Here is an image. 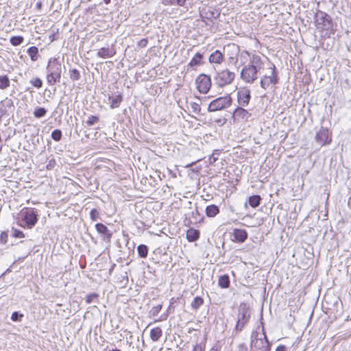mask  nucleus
<instances>
[{"label":"nucleus","instance_id":"obj_1","mask_svg":"<svg viewBox=\"0 0 351 351\" xmlns=\"http://www.w3.org/2000/svg\"><path fill=\"white\" fill-rule=\"evenodd\" d=\"M314 21L317 29L326 31L324 36L330 38L332 34H334L333 22L329 14L317 10L314 14Z\"/></svg>","mask_w":351,"mask_h":351},{"label":"nucleus","instance_id":"obj_2","mask_svg":"<svg viewBox=\"0 0 351 351\" xmlns=\"http://www.w3.org/2000/svg\"><path fill=\"white\" fill-rule=\"evenodd\" d=\"M47 70V82L50 86L55 85L60 82L62 74V65L56 58L48 60Z\"/></svg>","mask_w":351,"mask_h":351},{"label":"nucleus","instance_id":"obj_3","mask_svg":"<svg viewBox=\"0 0 351 351\" xmlns=\"http://www.w3.org/2000/svg\"><path fill=\"white\" fill-rule=\"evenodd\" d=\"M38 211L33 208H24L19 214L18 224L28 229H32L38 221Z\"/></svg>","mask_w":351,"mask_h":351},{"label":"nucleus","instance_id":"obj_4","mask_svg":"<svg viewBox=\"0 0 351 351\" xmlns=\"http://www.w3.org/2000/svg\"><path fill=\"white\" fill-rule=\"evenodd\" d=\"M235 76V73L228 68L216 71L213 76L214 84L221 88L230 85L234 82Z\"/></svg>","mask_w":351,"mask_h":351},{"label":"nucleus","instance_id":"obj_5","mask_svg":"<svg viewBox=\"0 0 351 351\" xmlns=\"http://www.w3.org/2000/svg\"><path fill=\"white\" fill-rule=\"evenodd\" d=\"M237 321L234 329V332L237 334L240 332L245 324H247L250 318V310L249 306L244 302L241 303L238 310Z\"/></svg>","mask_w":351,"mask_h":351},{"label":"nucleus","instance_id":"obj_6","mask_svg":"<svg viewBox=\"0 0 351 351\" xmlns=\"http://www.w3.org/2000/svg\"><path fill=\"white\" fill-rule=\"evenodd\" d=\"M232 99L230 95L219 97L213 100L208 107V112H215L225 109L231 106Z\"/></svg>","mask_w":351,"mask_h":351},{"label":"nucleus","instance_id":"obj_7","mask_svg":"<svg viewBox=\"0 0 351 351\" xmlns=\"http://www.w3.org/2000/svg\"><path fill=\"white\" fill-rule=\"evenodd\" d=\"M260 69L250 64L244 65L241 71V79L246 83L252 84L258 78Z\"/></svg>","mask_w":351,"mask_h":351},{"label":"nucleus","instance_id":"obj_8","mask_svg":"<svg viewBox=\"0 0 351 351\" xmlns=\"http://www.w3.org/2000/svg\"><path fill=\"white\" fill-rule=\"evenodd\" d=\"M195 84L200 93L206 94L212 86L211 77L208 75L201 73L196 77Z\"/></svg>","mask_w":351,"mask_h":351},{"label":"nucleus","instance_id":"obj_9","mask_svg":"<svg viewBox=\"0 0 351 351\" xmlns=\"http://www.w3.org/2000/svg\"><path fill=\"white\" fill-rule=\"evenodd\" d=\"M271 72L269 75H264L260 82L261 87L266 90L270 84H276L279 82V77L276 66L272 64Z\"/></svg>","mask_w":351,"mask_h":351},{"label":"nucleus","instance_id":"obj_10","mask_svg":"<svg viewBox=\"0 0 351 351\" xmlns=\"http://www.w3.org/2000/svg\"><path fill=\"white\" fill-rule=\"evenodd\" d=\"M224 52H231L232 56H230L228 57V64H232L234 65L237 69H239V66H237L238 63V54L240 51L239 46L234 44L231 43L228 44L226 46L223 47Z\"/></svg>","mask_w":351,"mask_h":351},{"label":"nucleus","instance_id":"obj_11","mask_svg":"<svg viewBox=\"0 0 351 351\" xmlns=\"http://www.w3.org/2000/svg\"><path fill=\"white\" fill-rule=\"evenodd\" d=\"M315 141L321 146L330 144L332 141V138L329 130L327 128L321 127L316 133Z\"/></svg>","mask_w":351,"mask_h":351},{"label":"nucleus","instance_id":"obj_12","mask_svg":"<svg viewBox=\"0 0 351 351\" xmlns=\"http://www.w3.org/2000/svg\"><path fill=\"white\" fill-rule=\"evenodd\" d=\"M241 56L243 57L245 59H246L247 57L250 58L248 64L256 67L260 70L263 68L264 63L261 59V57L259 55L256 53L251 54L247 51H243L241 52Z\"/></svg>","mask_w":351,"mask_h":351},{"label":"nucleus","instance_id":"obj_13","mask_svg":"<svg viewBox=\"0 0 351 351\" xmlns=\"http://www.w3.org/2000/svg\"><path fill=\"white\" fill-rule=\"evenodd\" d=\"M237 102L240 106L245 107L251 99V92L247 88H240L237 91Z\"/></svg>","mask_w":351,"mask_h":351},{"label":"nucleus","instance_id":"obj_14","mask_svg":"<svg viewBox=\"0 0 351 351\" xmlns=\"http://www.w3.org/2000/svg\"><path fill=\"white\" fill-rule=\"evenodd\" d=\"M248 237V234L245 230L235 228L230 233V239L234 243H243Z\"/></svg>","mask_w":351,"mask_h":351},{"label":"nucleus","instance_id":"obj_15","mask_svg":"<svg viewBox=\"0 0 351 351\" xmlns=\"http://www.w3.org/2000/svg\"><path fill=\"white\" fill-rule=\"evenodd\" d=\"M251 114L242 106H238L232 113V118L234 122L247 121Z\"/></svg>","mask_w":351,"mask_h":351},{"label":"nucleus","instance_id":"obj_16","mask_svg":"<svg viewBox=\"0 0 351 351\" xmlns=\"http://www.w3.org/2000/svg\"><path fill=\"white\" fill-rule=\"evenodd\" d=\"M95 229L101 235L104 241L108 243L110 242L112 233L106 225L101 223H97L95 224Z\"/></svg>","mask_w":351,"mask_h":351},{"label":"nucleus","instance_id":"obj_17","mask_svg":"<svg viewBox=\"0 0 351 351\" xmlns=\"http://www.w3.org/2000/svg\"><path fill=\"white\" fill-rule=\"evenodd\" d=\"M225 60V52H221L217 49L213 51L208 58V62L210 64H221Z\"/></svg>","mask_w":351,"mask_h":351},{"label":"nucleus","instance_id":"obj_18","mask_svg":"<svg viewBox=\"0 0 351 351\" xmlns=\"http://www.w3.org/2000/svg\"><path fill=\"white\" fill-rule=\"evenodd\" d=\"M116 54V50L114 45L111 47H101L97 52V56L101 58H108L114 56Z\"/></svg>","mask_w":351,"mask_h":351},{"label":"nucleus","instance_id":"obj_19","mask_svg":"<svg viewBox=\"0 0 351 351\" xmlns=\"http://www.w3.org/2000/svg\"><path fill=\"white\" fill-rule=\"evenodd\" d=\"M204 64V55L199 52L196 53L188 63V69L195 70V67Z\"/></svg>","mask_w":351,"mask_h":351},{"label":"nucleus","instance_id":"obj_20","mask_svg":"<svg viewBox=\"0 0 351 351\" xmlns=\"http://www.w3.org/2000/svg\"><path fill=\"white\" fill-rule=\"evenodd\" d=\"M199 230L191 228L186 231V239L189 242H195L199 239Z\"/></svg>","mask_w":351,"mask_h":351},{"label":"nucleus","instance_id":"obj_21","mask_svg":"<svg viewBox=\"0 0 351 351\" xmlns=\"http://www.w3.org/2000/svg\"><path fill=\"white\" fill-rule=\"evenodd\" d=\"M219 207L215 204H210L206 207L205 213L208 217H215L219 213Z\"/></svg>","mask_w":351,"mask_h":351},{"label":"nucleus","instance_id":"obj_22","mask_svg":"<svg viewBox=\"0 0 351 351\" xmlns=\"http://www.w3.org/2000/svg\"><path fill=\"white\" fill-rule=\"evenodd\" d=\"M230 277L228 274L220 276L218 280L219 286L222 289H227L230 287Z\"/></svg>","mask_w":351,"mask_h":351},{"label":"nucleus","instance_id":"obj_23","mask_svg":"<svg viewBox=\"0 0 351 351\" xmlns=\"http://www.w3.org/2000/svg\"><path fill=\"white\" fill-rule=\"evenodd\" d=\"M108 100L110 102L111 108H116L120 106V104L123 100V97L121 94H118L114 97H109Z\"/></svg>","mask_w":351,"mask_h":351},{"label":"nucleus","instance_id":"obj_24","mask_svg":"<svg viewBox=\"0 0 351 351\" xmlns=\"http://www.w3.org/2000/svg\"><path fill=\"white\" fill-rule=\"evenodd\" d=\"M204 16L202 14H201V17L202 19L205 18L207 20L210 21H212V20L213 19H217L220 15V13L218 12V11L215 10H208L207 12H204Z\"/></svg>","mask_w":351,"mask_h":351},{"label":"nucleus","instance_id":"obj_25","mask_svg":"<svg viewBox=\"0 0 351 351\" xmlns=\"http://www.w3.org/2000/svg\"><path fill=\"white\" fill-rule=\"evenodd\" d=\"M261 200L262 197L259 195H254L249 197L248 204L251 207L255 208L260 205Z\"/></svg>","mask_w":351,"mask_h":351},{"label":"nucleus","instance_id":"obj_26","mask_svg":"<svg viewBox=\"0 0 351 351\" xmlns=\"http://www.w3.org/2000/svg\"><path fill=\"white\" fill-rule=\"evenodd\" d=\"M162 335V330L160 327H156L150 331V338L153 341H158Z\"/></svg>","mask_w":351,"mask_h":351},{"label":"nucleus","instance_id":"obj_27","mask_svg":"<svg viewBox=\"0 0 351 351\" xmlns=\"http://www.w3.org/2000/svg\"><path fill=\"white\" fill-rule=\"evenodd\" d=\"M27 54L29 56L32 61H36L39 58V52L38 47L35 46L30 47L27 50Z\"/></svg>","mask_w":351,"mask_h":351},{"label":"nucleus","instance_id":"obj_28","mask_svg":"<svg viewBox=\"0 0 351 351\" xmlns=\"http://www.w3.org/2000/svg\"><path fill=\"white\" fill-rule=\"evenodd\" d=\"M265 346L266 344L265 343V341L262 338L256 339V340H251L250 346L252 349L254 348L256 349L261 350Z\"/></svg>","mask_w":351,"mask_h":351},{"label":"nucleus","instance_id":"obj_29","mask_svg":"<svg viewBox=\"0 0 351 351\" xmlns=\"http://www.w3.org/2000/svg\"><path fill=\"white\" fill-rule=\"evenodd\" d=\"M69 75L72 81H77L81 77L80 72L76 68L70 67L69 69Z\"/></svg>","mask_w":351,"mask_h":351},{"label":"nucleus","instance_id":"obj_30","mask_svg":"<svg viewBox=\"0 0 351 351\" xmlns=\"http://www.w3.org/2000/svg\"><path fill=\"white\" fill-rule=\"evenodd\" d=\"M204 304V299L201 296H196L193 298L191 306L193 310L197 311Z\"/></svg>","mask_w":351,"mask_h":351},{"label":"nucleus","instance_id":"obj_31","mask_svg":"<svg viewBox=\"0 0 351 351\" xmlns=\"http://www.w3.org/2000/svg\"><path fill=\"white\" fill-rule=\"evenodd\" d=\"M149 248L146 245L141 244L137 247V252L141 258H145L147 256Z\"/></svg>","mask_w":351,"mask_h":351},{"label":"nucleus","instance_id":"obj_32","mask_svg":"<svg viewBox=\"0 0 351 351\" xmlns=\"http://www.w3.org/2000/svg\"><path fill=\"white\" fill-rule=\"evenodd\" d=\"M0 105L7 111L10 110L12 108H14L12 99L8 97H6L3 101H1Z\"/></svg>","mask_w":351,"mask_h":351},{"label":"nucleus","instance_id":"obj_33","mask_svg":"<svg viewBox=\"0 0 351 351\" xmlns=\"http://www.w3.org/2000/svg\"><path fill=\"white\" fill-rule=\"evenodd\" d=\"M47 110L43 107H37L35 108L33 114L37 119H40L46 115Z\"/></svg>","mask_w":351,"mask_h":351},{"label":"nucleus","instance_id":"obj_34","mask_svg":"<svg viewBox=\"0 0 351 351\" xmlns=\"http://www.w3.org/2000/svg\"><path fill=\"white\" fill-rule=\"evenodd\" d=\"M10 79L7 75H0V89H5L10 86Z\"/></svg>","mask_w":351,"mask_h":351},{"label":"nucleus","instance_id":"obj_35","mask_svg":"<svg viewBox=\"0 0 351 351\" xmlns=\"http://www.w3.org/2000/svg\"><path fill=\"white\" fill-rule=\"evenodd\" d=\"M24 40V38L21 36H14L10 39V42L13 46L20 45Z\"/></svg>","mask_w":351,"mask_h":351},{"label":"nucleus","instance_id":"obj_36","mask_svg":"<svg viewBox=\"0 0 351 351\" xmlns=\"http://www.w3.org/2000/svg\"><path fill=\"white\" fill-rule=\"evenodd\" d=\"M51 137L53 141L58 142L62 139V132L60 129H56L51 132Z\"/></svg>","mask_w":351,"mask_h":351},{"label":"nucleus","instance_id":"obj_37","mask_svg":"<svg viewBox=\"0 0 351 351\" xmlns=\"http://www.w3.org/2000/svg\"><path fill=\"white\" fill-rule=\"evenodd\" d=\"M29 83L36 88H40L43 86V80L39 77L32 78Z\"/></svg>","mask_w":351,"mask_h":351},{"label":"nucleus","instance_id":"obj_38","mask_svg":"<svg viewBox=\"0 0 351 351\" xmlns=\"http://www.w3.org/2000/svg\"><path fill=\"white\" fill-rule=\"evenodd\" d=\"M99 121V118L98 116L95 115H90L86 121V123L88 126H91L98 123Z\"/></svg>","mask_w":351,"mask_h":351},{"label":"nucleus","instance_id":"obj_39","mask_svg":"<svg viewBox=\"0 0 351 351\" xmlns=\"http://www.w3.org/2000/svg\"><path fill=\"white\" fill-rule=\"evenodd\" d=\"M100 213L98 209L93 208L90 212V219L93 221H96L99 219Z\"/></svg>","mask_w":351,"mask_h":351},{"label":"nucleus","instance_id":"obj_40","mask_svg":"<svg viewBox=\"0 0 351 351\" xmlns=\"http://www.w3.org/2000/svg\"><path fill=\"white\" fill-rule=\"evenodd\" d=\"M99 298V294L97 293H91L88 294L86 297V302L87 304H90L94 302L95 300H97Z\"/></svg>","mask_w":351,"mask_h":351},{"label":"nucleus","instance_id":"obj_41","mask_svg":"<svg viewBox=\"0 0 351 351\" xmlns=\"http://www.w3.org/2000/svg\"><path fill=\"white\" fill-rule=\"evenodd\" d=\"M23 317V314H22L18 311L13 312L11 315V319L13 322H21V319Z\"/></svg>","mask_w":351,"mask_h":351},{"label":"nucleus","instance_id":"obj_42","mask_svg":"<svg viewBox=\"0 0 351 351\" xmlns=\"http://www.w3.org/2000/svg\"><path fill=\"white\" fill-rule=\"evenodd\" d=\"M12 237H15V238H23L25 237V234L24 233L20 230H18V229H16V228H12Z\"/></svg>","mask_w":351,"mask_h":351},{"label":"nucleus","instance_id":"obj_43","mask_svg":"<svg viewBox=\"0 0 351 351\" xmlns=\"http://www.w3.org/2000/svg\"><path fill=\"white\" fill-rule=\"evenodd\" d=\"M190 105L194 113L199 114L200 112L201 107L197 103L191 102Z\"/></svg>","mask_w":351,"mask_h":351},{"label":"nucleus","instance_id":"obj_44","mask_svg":"<svg viewBox=\"0 0 351 351\" xmlns=\"http://www.w3.org/2000/svg\"><path fill=\"white\" fill-rule=\"evenodd\" d=\"M56 166V161L54 158H51L49 160L48 163L46 166L47 170H52Z\"/></svg>","mask_w":351,"mask_h":351},{"label":"nucleus","instance_id":"obj_45","mask_svg":"<svg viewBox=\"0 0 351 351\" xmlns=\"http://www.w3.org/2000/svg\"><path fill=\"white\" fill-rule=\"evenodd\" d=\"M161 309H162V305L161 304L157 305L156 306L152 307V308L150 311V313L152 314V316H156L159 313V312L161 311Z\"/></svg>","mask_w":351,"mask_h":351},{"label":"nucleus","instance_id":"obj_46","mask_svg":"<svg viewBox=\"0 0 351 351\" xmlns=\"http://www.w3.org/2000/svg\"><path fill=\"white\" fill-rule=\"evenodd\" d=\"M8 234L7 232H2L0 234V243L2 244H5L8 241Z\"/></svg>","mask_w":351,"mask_h":351},{"label":"nucleus","instance_id":"obj_47","mask_svg":"<svg viewBox=\"0 0 351 351\" xmlns=\"http://www.w3.org/2000/svg\"><path fill=\"white\" fill-rule=\"evenodd\" d=\"M148 44L147 38H143L138 42V46L142 48H145L147 47Z\"/></svg>","mask_w":351,"mask_h":351},{"label":"nucleus","instance_id":"obj_48","mask_svg":"<svg viewBox=\"0 0 351 351\" xmlns=\"http://www.w3.org/2000/svg\"><path fill=\"white\" fill-rule=\"evenodd\" d=\"M215 154H219V150H215L213 155L209 158L210 164H213L217 160L218 158L215 156Z\"/></svg>","mask_w":351,"mask_h":351},{"label":"nucleus","instance_id":"obj_49","mask_svg":"<svg viewBox=\"0 0 351 351\" xmlns=\"http://www.w3.org/2000/svg\"><path fill=\"white\" fill-rule=\"evenodd\" d=\"M186 0H173L174 5L184 6Z\"/></svg>","mask_w":351,"mask_h":351},{"label":"nucleus","instance_id":"obj_50","mask_svg":"<svg viewBox=\"0 0 351 351\" xmlns=\"http://www.w3.org/2000/svg\"><path fill=\"white\" fill-rule=\"evenodd\" d=\"M238 350L239 351H247V347L244 343H240L238 346Z\"/></svg>","mask_w":351,"mask_h":351},{"label":"nucleus","instance_id":"obj_51","mask_svg":"<svg viewBox=\"0 0 351 351\" xmlns=\"http://www.w3.org/2000/svg\"><path fill=\"white\" fill-rule=\"evenodd\" d=\"M215 122H216L219 125H223L226 123V119H218L215 120Z\"/></svg>","mask_w":351,"mask_h":351},{"label":"nucleus","instance_id":"obj_52","mask_svg":"<svg viewBox=\"0 0 351 351\" xmlns=\"http://www.w3.org/2000/svg\"><path fill=\"white\" fill-rule=\"evenodd\" d=\"M162 3L165 5H174L173 0H162Z\"/></svg>","mask_w":351,"mask_h":351},{"label":"nucleus","instance_id":"obj_53","mask_svg":"<svg viewBox=\"0 0 351 351\" xmlns=\"http://www.w3.org/2000/svg\"><path fill=\"white\" fill-rule=\"evenodd\" d=\"M276 351H287V349L285 345H280L276 348Z\"/></svg>","mask_w":351,"mask_h":351},{"label":"nucleus","instance_id":"obj_54","mask_svg":"<svg viewBox=\"0 0 351 351\" xmlns=\"http://www.w3.org/2000/svg\"><path fill=\"white\" fill-rule=\"evenodd\" d=\"M193 351H204V350L201 345L197 344L194 346Z\"/></svg>","mask_w":351,"mask_h":351},{"label":"nucleus","instance_id":"obj_55","mask_svg":"<svg viewBox=\"0 0 351 351\" xmlns=\"http://www.w3.org/2000/svg\"><path fill=\"white\" fill-rule=\"evenodd\" d=\"M271 343H268V344H266V346L262 349L263 351H270L271 350Z\"/></svg>","mask_w":351,"mask_h":351},{"label":"nucleus","instance_id":"obj_56","mask_svg":"<svg viewBox=\"0 0 351 351\" xmlns=\"http://www.w3.org/2000/svg\"><path fill=\"white\" fill-rule=\"evenodd\" d=\"M263 335H264V337H263V340L265 341V344H268V343H270L267 337V335H266V333L265 332V330H264V328L263 327Z\"/></svg>","mask_w":351,"mask_h":351},{"label":"nucleus","instance_id":"obj_57","mask_svg":"<svg viewBox=\"0 0 351 351\" xmlns=\"http://www.w3.org/2000/svg\"><path fill=\"white\" fill-rule=\"evenodd\" d=\"M257 336H258V332H252V335H251V339L252 340V339H254V340H256L257 338Z\"/></svg>","mask_w":351,"mask_h":351},{"label":"nucleus","instance_id":"obj_58","mask_svg":"<svg viewBox=\"0 0 351 351\" xmlns=\"http://www.w3.org/2000/svg\"><path fill=\"white\" fill-rule=\"evenodd\" d=\"M42 6L43 3L40 1H38L36 4V7L38 10H40L42 8Z\"/></svg>","mask_w":351,"mask_h":351},{"label":"nucleus","instance_id":"obj_59","mask_svg":"<svg viewBox=\"0 0 351 351\" xmlns=\"http://www.w3.org/2000/svg\"><path fill=\"white\" fill-rule=\"evenodd\" d=\"M227 56L228 57H229L230 56H232V53L231 52H225V56Z\"/></svg>","mask_w":351,"mask_h":351},{"label":"nucleus","instance_id":"obj_60","mask_svg":"<svg viewBox=\"0 0 351 351\" xmlns=\"http://www.w3.org/2000/svg\"><path fill=\"white\" fill-rule=\"evenodd\" d=\"M111 0H104V2L106 3V4H109L110 3Z\"/></svg>","mask_w":351,"mask_h":351},{"label":"nucleus","instance_id":"obj_61","mask_svg":"<svg viewBox=\"0 0 351 351\" xmlns=\"http://www.w3.org/2000/svg\"><path fill=\"white\" fill-rule=\"evenodd\" d=\"M210 351H219L217 348H213Z\"/></svg>","mask_w":351,"mask_h":351},{"label":"nucleus","instance_id":"obj_62","mask_svg":"<svg viewBox=\"0 0 351 351\" xmlns=\"http://www.w3.org/2000/svg\"><path fill=\"white\" fill-rule=\"evenodd\" d=\"M110 351H121V350H119V349H118V348H114V349H112V350H110Z\"/></svg>","mask_w":351,"mask_h":351},{"label":"nucleus","instance_id":"obj_63","mask_svg":"<svg viewBox=\"0 0 351 351\" xmlns=\"http://www.w3.org/2000/svg\"><path fill=\"white\" fill-rule=\"evenodd\" d=\"M199 214L197 209L196 208V213H195V215Z\"/></svg>","mask_w":351,"mask_h":351},{"label":"nucleus","instance_id":"obj_64","mask_svg":"<svg viewBox=\"0 0 351 351\" xmlns=\"http://www.w3.org/2000/svg\"><path fill=\"white\" fill-rule=\"evenodd\" d=\"M199 214L197 209L196 208V213H195V215Z\"/></svg>","mask_w":351,"mask_h":351}]
</instances>
